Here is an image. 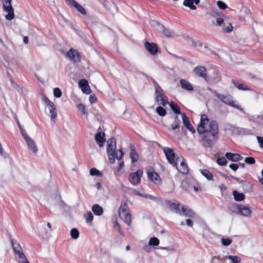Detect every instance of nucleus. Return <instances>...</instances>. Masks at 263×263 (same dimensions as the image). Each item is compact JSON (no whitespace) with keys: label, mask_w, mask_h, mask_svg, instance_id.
Returning a JSON list of instances; mask_svg holds the SVG:
<instances>
[{"label":"nucleus","mask_w":263,"mask_h":263,"mask_svg":"<svg viewBox=\"0 0 263 263\" xmlns=\"http://www.w3.org/2000/svg\"><path fill=\"white\" fill-rule=\"evenodd\" d=\"M245 162L249 164H253L255 163V160L253 157H246Z\"/></svg>","instance_id":"nucleus-49"},{"label":"nucleus","mask_w":263,"mask_h":263,"mask_svg":"<svg viewBox=\"0 0 263 263\" xmlns=\"http://www.w3.org/2000/svg\"><path fill=\"white\" fill-rule=\"evenodd\" d=\"M236 207L238 210V214L246 217H249L251 216L252 212L249 206L239 205Z\"/></svg>","instance_id":"nucleus-15"},{"label":"nucleus","mask_w":263,"mask_h":263,"mask_svg":"<svg viewBox=\"0 0 263 263\" xmlns=\"http://www.w3.org/2000/svg\"><path fill=\"white\" fill-rule=\"evenodd\" d=\"M233 28V27L231 23H225L223 27V30L224 32L229 33L232 31Z\"/></svg>","instance_id":"nucleus-36"},{"label":"nucleus","mask_w":263,"mask_h":263,"mask_svg":"<svg viewBox=\"0 0 263 263\" xmlns=\"http://www.w3.org/2000/svg\"><path fill=\"white\" fill-rule=\"evenodd\" d=\"M114 228L121 235H122V232L121 230V228H120V227L119 224V223L116 221L115 223V224H114Z\"/></svg>","instance_id":"nucleus-51"},{"label":"nucleus","mask_w":263,"mask_h":263,"mask_svg":"<svg viewBox=\"0 0 263 263\" xmlns=\"http://www.w3.org/2000/svg\"><path fill=\"white\" fill-rule=\"evenodd\" d=\"M97 99L94 95H90L89 98V101L90 103H93L96 102Z\"/></svg>","instance_id":"nucleus-54"},{"label":"nucleus","mask_w":263,"mask_h":263,"mask_svg":"<svg viewBox=\"0 0 263 263\" xmlns=\"http://www.w3.org/2000/svg\"><path fill=\"white\" fill-rule=\"evenodd\" d=\"M119 217L128 226L132 221V216L129 213V209L126 202L122 203L119 210Z\"/></svg>","instance_id":"nucleus-4"},{"label":"nucleus","mask_w":263,"mask_h":263,"mask_svg":"<svg viewBox=\"0 0 263 263\" xmlns=\"http://www.w3.org/2000/svg\"><path fill=\"white\" fill-rule=\"evenodd\" d=\"M217 162L219 165L224 166L227 163V160L224 157H222L221 158H219L217 159Z\"/></svg>","instance_id":"nucleus-46"},{"label":"nucleus","mask_w":263,"mask_h":263,"mask_svg":"<svg viewBox=\"0 0 263 263\" xmlns=\"http://www.w3.org/2000/svg\"><path fill=\"white\" fill-rule=\"evenodd\" d=\"M79 110L84 115H87V112L86 110L85 106L83 104H79L78 105Z\"/></svg>","instance_id":"nucleus-45"},{"label":"nucleus","mask_w":263,"mask_h":263,"mask_svg":"<svg viewBox=\"0 0 263 263\" xmlns=\"http://www.w3.org/2000/svg\"><path fill=\"white\" fill-rule=\"evenodd\" d=\"M232 83L234 84V85L239 90H250V89L245 84L240 83L238 81H236L234 80L232 81Z\"/></svg>","instance_id":"nucleus-28"},{"label":"nucleus","mask_w":263,"mask_h":263,"mask_svg":"<svg viewBox=\"0 0 263 263\" xmlns=\"http://www.w3.org/2000/svg\"><path fill=\"white\" fill-rule=\"evenodd\" d=\"M12 0H3V9L7 12L8 14L5 15L7 20L11 21L14 17L13 8L12 6L11 2Z\"/></svg>","instance_id":"nucleus-7"},{"label":"nucleus","mask_w":263,"mask_h":263,"mask_svg":"<svg viewBox=\"0 0 263 263\" xmlns=\"http://www.w3.org/2000/svg\"><path fill=\"white\" fill-rule=\"evenodd\" d=\"M239 204H234L232 205V211L233 212H235V213L238 214V210L236 209V206H238Z\"/></svg>","instance_id":"nucleus-60"},{"label":"nucleus","mask_w":263,"mask_h":263,"mask_svg":"<svg viewBox=\"0 0 263 263\" xmlns=\"http://www.w3.org/2000/svg\"><path fill=\"white\" fill-rule=\"evenodd\" d=\"M18 263H29V261H28V260L27 259V258H25L23 260H20L18 262Z\"/></svg>","instance_id":"nucleus-62"},{"label":"nucleus","mask_w":263,"mask_h":263,"mask_svg":"<svg viewBox=\"0 0 263 263\" xmlns=\"http://www.w3.org/2000/svg\"><path fill=\"white\" fill-rule=\"evenodd\" d=\"M170 106L175 114H181V112L180 110V108L177 104L174 103L173 102H171L170 104Z\"/></svg>","instance_id":"nucleus-35"},{"label":"nucleus","mask_w":263,"mask_h":263,"mask_svg":"<svg viewBox=\"0 0 263 263\" xmlns=\"http://www.w3.org/2000/svg\"><path fill=\"white\" fill-rule=\"evenodd\" d=\"M233 195L234 199L237 201H241L245 199V195L241 193H239L237 191H234L233 192Z\"/></svg>","instance_id":"nucleus-30"},{"label":"nucleus","mask_w":263,"mask_h":263,"mask_svg":"<svg viewBox=\"0 0 263 263\" xmlns=\"http://www.w3.org/2000/svg\"><path fill=\"white\" fill-rule=\"evenodd\" d=\"M43 100L46 106L49 108L50 117L52 120H54L57 117V110L54 104L46 96L43 97Z\"/></svg>","instance_id":"nucleus-8"},{"label":"nucleus","mask_w":263,"mask_h":263,"mask_svg":"<svg viewBox=\"0 0 263 263\" xmlns=\"http://www.w3.org/2000/svg\"><path fill=\"white\" fill-rule=\"evenodd\" d=\"M66 56L74 63H77L80 61L79 53L77 50H73L72 48L66 52Z\"/></svg>","instance_id":"nucleus-13"},{"label":"nucleus","mask_w":263,"mask_h":263,"mask_svg":"<svg viewBox=\"0 0 263 263\" xmlns=\"http://www.w3.org/2000/svg\"><path fill=\"white\" fill-rule=\"evenodd\" d=\"M222 257L225 258L226 261L227 259L231 260L233 263H239L241 261L239 257L235 255H227Z\"/></svg>","instance_id":"nucleus-31"},{"label":"nucleus","mask_w":263,"mask_h":263,"mask_svg":"<svg viewBox=\"0 0 263 263\" xmlns=\"http://www.w3.org/2000/svg\"><path fill=\"white\" fill-rule=\"evenodd\" d=\"M257 139L260 147H263V137L258 136Z\"/></svg>","instance_id":"nucleus-55"},{"label":"nucleus","mask_w":263,"mask_h":263,"mask_svg":"<svg viewBox=\"0 0 263 263\" xmlns=\"http://www.w3.org/2000/svg\"><path fill=\"white\" fill-rule=\"evenodd\" d=\"M20 132L21 133V134H22L23 138L25 140V141H26L28 139H30V138L26 134V132L25 130H24L23 129L22 130H20Z\"/></svg>","instance_id":"nucleus-50"},{"label":"nucleus","mask_w":263,"mask_h":263,"mask_svg":"<svg viewBox=\"0 0 263 263\" xmlns=\"http://www.w3.org/2000/svg\"><path fill=\"white\" fill-rule=\"evenodd\" d=\"M217 5L220 9L222 10H224L228 7L223 2L220 1H217Z\"/></svg>","instance_id":"nucleus-48"},{"label":"nucleus","mask_w":263,"mask_h":263,"mask_svg":"<svg viewBox=\"0 0 263 263\" xmlns=\"http://www.w3.org/2000/svg\"><path fill=\"white\" fill-rule=\"evenodd\" d=\"M212 263H227L225 260V258H223L220 256H215L212 258Z\"/></svg>","instance_id":"nucleus-34"},{"label":"nucleus","mask_w":263,"mask_h":263,"mask_svg":"<svg viewBox=\"0 0 263 263\" xmlns=\"http://www.w3.org/2000/svg\"><path fill=\"white\" fill-rule=\"evenodd\" d=\"M219 188L220 189L221 191H222L223 189L226 190V188L225 187V186L223 184H222L219 186Z\"/></svg>","instance_id":"nucleus-64"},{"label":"nucleus","mask_w":263,"mask_h":263,"mask_svg":"<svg viewBox=\"0 0 263 263\" xmlns=\"http://www.w3.org/2000/svg\"><path fill=\"white\" fill-rule=\"evenodd\" d=\"M162 90H159L155 92L156 95V101L160 105L165 106L168 104L167 97L161 92Z\"/></svg>","instance_id":"nucleus-12"},{"label":"nucleus","mask_w":263,"mask_h":263,"mask_svg":"<svg viewBox=\"0 0 263 263\" xmlns=\"http://www.w3.org/2000/svg\"><path fill=\"white\" fill-rule=\"evenodd\" d=\"M176 165L175 166L177 170L183 174H186L189 172L188 166L185 161V159L182 156L177 157L176 158Z\"/></svg>","instance_id":"nucleus-6"},{"label":"nucleus","mask_w":263,"mask_h":263,"mask_svg":"<svg viewBox=\"0 0 263 263\" xmlns=\"http://www.w3.org/2000/svg\"><path fill=\"white\" fill-rule=\"evenodd\" d=\"M107 154L109 161L110 163L115 162V152L116 149V140L115 138L111 137L107 141Z\"/></svg>","instance_id":"nucleus-3"},{"label":"nucleus","mask_w":263,"mask_h":263,"mask_svg":"<svg viewBox=\"0 0 263 263\" xmlns=\"http://www.w3.org/2000/svg\"><path fill=\"white\" fill-rule=\"evenodd\" d=\"M225 156L228 160L233 162H237L243 159V157L239 154L227 153Z\"/></svg>","instance_id":"nucleus-22"},{"label":"nucleus","mask_w":263,"mask_h":263,"mask_svg":"<svg viewBox=\"0 0 263 263\" xmlns=\"http://www.w3.org/2000/svg\"><path fill=\"white\" fill-rule=\"evenodd\" d=\"M143 175V171L138 170L136 172L130 173L129 178V182L133 185H137L140 183L141 178Z\"/></svg>","instance_id":"nucleus-10"},{"label":"nucleus","mask_w":263,"mask_h":263,"mask_svg":"<svg viewBox=\"0 0 263 263\" xmlns=\"http://www.w3.org/2000/svg\"><path fill=\"white\" fill-rule=\"evenodd\" d=\"M70 235L73 239H76L79 236V232L77 229L73 228L70 231Z\"/></svg>","instance_id":"nucleus-40"},{"label":"nucleus","mask_w":263,"mask_h":263,"mask_svg":"<svg viewBox=\"0 0 263 263\" xmlns=\"http://www.w3.org/2000/svg\"><path fill=\"white\" fill-rule=\"evenodd\" d=\"M183 5L186 7H189L192 10H195L196 9V6L194 5L192 0H184Z\"/></svg>","instance_id":"nucleus-38"},{"label":"nucleus","mask_w":263,"mask_h":263,"mask_svg":"<svg viewBox=\"0 0 263 263\" xmlns=\"http://www.w3.org/2000/svg\"><path fill=\"white\" fill-rule=\"evenodd\" d=\"M163 152L165 155L167 161L172 165H176L175 155L173 149L168 147H164Z\"/></svg>","instance_id":"nucleus-11"},{"label":"nucleus","mask_w":263,"mask_h":263,"mask_svg":"<svg viewBox=\"0 0 263 263\" xmlns=\"http://www.w3.org/2000/svg\"><path fill=\"white\" fill-rule=\"evenodd\" d=\"M180 120L178 119L177 116H176L173 123L171 125V129L173 130L178 129L180 127Z\"/></svg>","instance_id":"nucleus-33"},{"label":"nucleus","mask_w":263,"mask_h":263,"mask_svg":"<svg viewBox=\"0 0 263 263\" xmlns=\"http://www.w3.org/2000/svg\"><path fill=\"white\" fill-rule=\"evenodd\" d=\"M166 205L170 210L175 213L181 215L180 204L175 200H166Z\"/></svg>","instance_id":"nucleus-9"},{"label":"nucleus","mask_w":263,"mask_h":263,"mask_svg":"<svg viewBox=\"0 0 263 263\" xmlns=\"http://www.w3.org/2000/svg\"><path fill=\"white\" fill-rule=\"evenodd\" d=\"M161 31L163 32L164 34L167 37H172L174 35V33L168 29L165 28L162 25L160 24L158 22H156Z\"/></svg>","instance_id":"nucleus-26"},{"label":"nucleus","mask_w":263,"mask_h":263,"mask_svg":"<svg viewBox=\"0 0 263 263\" xmlns=\"http://www.w3.org/2000/svg\"><path fill=\"white\" fill-rule=\"evenodd\" d=\"M123 156V153L122 150L120 149L118 152H115V158H116L118 160L122 159Z\"/></svg>","instance_id":"nucleus-47"},{"label":"nucleus","mask_w":263,"mask_h":263,"mask_svg":"<svg viewBox=\"0 0 263 263\" xmlns=\"http://www.w3.org/2000/svg\"><path fill=\"white\" fill-rule=\"evenodd\" d=\"M12 247L15 253V258L17 262L26 258V256L23 252L20 243L14 239L10 237Z\"/></svg>","instance_id":"nucleus-2"},{"label":"nucleus","mask_w":263,"mask_h":263,"mask_svg":"<svg viewBox=\"0 0 263 263\" xmlns=\"http://www.w3.org/2000/svg\"><path fill=\"white\" fill-rule=\"evenodd\" d=\"M90 174L92 176H99L101 175L100 172L96 168H92L90 170Z\"/></svg>","instance_id":"nucleus-42"},{"label":"nucleus","mask_w":263,"mask_h":263,"mask_svg":"<svg viewBox=\"0 0 263 263\" xmlns=\"http://www.w3.org/2000/svg\"><path fill=\"white\" fill-rule=\"evenodd\" d=\"M23 41L25 44H27L28 43V36H26L24 37Z\"/></svg>","instance_id":"nucleus-63"},{"label":"nucleus","mask_w":263,"mask_h":263,"mask_svg":"<svg viewBox=\"0 0 263 263\" xmlns=\"http://www.w3.org/2000/svg\"><path fill=\"white\" fill-rule=\"evenodd\" d=\"M209 122L207 116L203 114L197 130L201 138L200 142L204 147H210L218 139V125L216 121L212 120Z\"/></svg>","instance_id":"nucleus-1"},{"label":"nucleus","mask_w":263,"mask_h":263,"mask_svg":"<svg viewBox=\"0 0 263 263\" xmlns=\"http://www.w3.org/2000/svg\"><path fill=\"white\" fill-rule=\"evenodd\" d=\"M193 45L195 47H196V46H199V47H201L202 46V44L199 42H198L197 43V42H193Z\"/></svg>","instance_id":"nucleus-61"},{"label":"nucleus","mask_w":263,"mask_h":263,"mask_svg":"<svg viewBox=\"0 0 263 263\" xmlns=\"http://www.w3.org/2000/svg\"><path fill=\"white\" fill-rule=\"evenodd\" d=\"M181 215H184L186 217L190 218H194L196 216V214L188 206L185 205H182L181 206Z\"/></svg>","instance_id":"nucleus-20"},{"label":"nucleus","mask_w":263,"mask_h":263,"mask_svg":"<svg viewBox=\"0 0 263 263\" xmlns=\"http://www.w3.org/2000/svg\"><path fill=\"white\" fill-rule=\"evenodd\" d=\"M232 241V239H230L229 238H222L221 239V243L223 246H225L230 245Z\"/></svg>","instance_id":"nucleus-43"},{"label":"nucleus","mask_w":263,"mask_h":263,"mask_svg":"<svg viewBox=\"0 0 263 263\" xmlns=\"http://www.w3.org/2000/svg\"><path fill=\"white\" fill-rule=\"evenodd\" d=\"M84 217L87 223L91 222L93 218L92 214L90 211L87 212L84 215Z\"/></svg>","instance_id":"nucleus-41"},{"label":"nucleus","mask_w":263,"mask_h":263,"mask_svg":"<svg viewBox=\"0 0 263 263\" xmlns=\"http://www.w3.org/2000/svg\"><path fill=\"white\" fill-rule=\"evenodd\" d=\"M144 46L148 52L153 55H156L158 52V47L155 43L146 42L144 44Z\"/></svg>","instance_id":"nucleus-16"},{"label":"nucleus","mask_w":263,"mask_h":263,"mask_svg":"<svg viewBox=\"0 0 263 263\" xmlns=\"http://www.w3.org/2000/svg\"><path fill=\"white\" fill-rule=\"evenodd\" d=\"M124 163L123 161H121L119 163L118 166L117 167L118 171H120L121 169L124 166Z\"/></svg>","instance_id":"nucleus-59"},{"label":"nucleus","mask_w":263,"mask_h":263,"mask_svg":"<svg viewBox=\"0 0 263 263\" xmlns=\"http://www.w3.org/2000/svg\"><path fill=\"white\" fill-rule=\"evenodd\" d=\"M26 142L27 144L29 149L31 151L34 155L36 154L38 151V149L34 141L30 138Z\"/></svg>","instance_id":"nucleus-24"},{"label":"nucleus","mask_w":263,"mask_h":263,"mask_svg":"<svg viewBox=\"0 0 263 263\" xmlns=\"http://www.w3.org/2000/svg\"><path fill=\"white\" fill-rule=\"evenodd\" d=\"M147 177L149 179L153 182L160 180V176L158 173L150 168L147 172Z\"/></svg>","instance_id":"nucleus-23"},{"label":"nucleus","mask_w":263,"mask_h":263,"mask_svg":"<svg viewBox=\"0 0 263 263\" xmlns=\"http://www.w3.org/2000/svg\"><path fill=\"white\" fill-rule=\"evenodd\" d=\"M130 157L132 159V163H133L135 162H137L138 160V155L136 152L135 149L133 147H131L130 152Z\"/></svg>","instance_id":"nucleus-29"},{"label":"nucleus","mask_w":263,"mask_h":263,"mask_svg":"<svg viewBox=\"0 0 263 263\" xmlns=\"http://www.w3.org/2000/svg\"><path fill=\"white\" fill-rule=\"evenodd\" d=\"M230 177L232 179L237 181V182H238L239 183H242V182H243V180L242 179H241L240 178H237L236 177H235V176H233L232 175H230Z\"/></svg>","instance_id":"nucleus-56"},{"label":"nucleus","mask_w":263,"mask_h":263,"mask_svg":"<svg viewBox=\"0 0 263 263\" xmlns=\"http://www.w3.org/2000/svg\"><path fill=\"white\" fill-rule=\"evenodd\" d=\"M181 114L182 119V122L184 126L192 133L194 134L195 133V129L191 125L189 118L186 116L185 113H181Z\"/></svg>","instance_id":"nucleus-18"},{"label":"nucleus","mask_w":263,"mask_h":263,"mask_svg":"<svg viewBox=\"0 0 263 263\" xmlns=\"http://www.w3.org/2000/svg\"><path fill=\"white\" fill-rule=\"evenodd\" d=\"M69 5L73 6L76 9L83 15H85L86 12L83 6L80 5L74 0H65Z\"/></svg>","instance_id":"nucleus-17"},{"label":"nucleus","mask_w":263,"mask_h":263,"mask_svg":"<svg viewBox=\"0 0 263 263\" xmlns=\"http://www.w3.org/2000/svg\"><path fill=\"white\" fill-rule=\"evenodd\" d=\"M92 211L95 215L100 216L103 214V208L98 204H94L91 208Z\"/></svg>","instance_id":"nucleus-27"},{"label":"nucleus","mask_w":263,"mask_h":263,"mask_svg":"<svg viewBox=\"0 0 263 263\" xmlns=\"http://www.w3.org/2000/svg\"><path fill=\"white\" fill-rule=\"evenodd\" d=\"M194 71L197 76L199 77H202L206 79V69L205 67L202 66H197L195 67Z\"/></svg>","instance_id":"nucleus-19"},{"label":"nucleus","mask_w":263,"mask_h":263,"mask_svg":"<svg viewBox=\"0 0 263 263\" xmlns=\"http://www.w3.org/2000/svg\"><path fill=\"white\" fill-rule=\"evenodd\" d=\"M53 95L56 98H60L62 96V93L61 89L57 87L53 89Z\"/></svg>","instance_id":"nucleus-44"},{"label":"nucleus","mask_w":263,"mask_h":263,"mask_svg":"<svg viewBox=\"0 0 263 263\" xmlns=\"http://www.w3.org/2000/svg\"><path fill=\"white\" fill-rule=\"evenodd\" d=\"M159 244V240L155 237H152L148 241V245L151 246H157Z\"/></svg>","instance_id":"nucleus-37"},{"label":"nucleus","mask_w":263,"mask_h":263,"mask_svg":"<svg viewBox=\"0 0 263 263\" xmlns=\"http://www.w3.org/2000/svg\"><path fill=\"white\" fill-rule=\"evenodd\" d=\"M229 167L234 171H236L238 168L239 165L238 164L232 163L229 165Z\"/></svg>","instance_id":"nucleus-53"},{"label":"nucleus","mask_w":263,"mask_h":263,"mask_svg":"<svg viewBox=\"0 0 263 263\" xmlns=\"http://www.w3.org/2000/svg\"><path fill=\"white\" fill-rule=\"evenodd\" d=\"M152 82H153V83L155 84V92L156 91V90H162L161 88L160 87L159 85L157 83V82L153 79H152Z\"/></svg>","instance_id":"nucleus-52"},{"label":"nucleus","mask_w":263,"mask_h":263,"mask_svg":"<svg viewBox=\"0 0 263 263\" xmlns=\"http://www.w3.org/2000/svg\"><path fill=\"white\" fill-rule=\"evenodd\" d=\"M200 172L203 176H204L208 180H212L213 179V176L212 173L208 170H200Z\"/></svg>","instance_id":"nucleus-32"},{"label":"nucleus","mask_w":263,"mask_h":263,"mask_svg":"<svg viewBox=\"0 0 263 263\" xmlns=\"http://www.w3.org/2000/svg\"><path fill=\"white\" fill-rule=\"evenodd\" d=\"M156 112L161 117L165 116L166 113V110L160 106H158L156 108Z\"/></svg>","instance_id":"nucleus-39"},{"label":"nucleus","mask_w":263,"mask_h":263,"mask_svg":"<svg viewBox=\"0 0 263 263\" xmlns=\"http://www.w3.org/2000/svg\"><path fill=\"white\" fill-rule=\"evenodd\" d=\"M223 19L222 18H217L216 19L217 24L220 26L223 23Z\"/></svg>","instance_id":"nucleus-58"},{"label":"nucleus","mask_w":263,"mask_h":263,"mask_svg":"<svg viewBox=\"0 0 263 263\" xmlns=\"http://www.w3.org/2000/svg\"><path fill=\"white\" fill-rule=\"evenodd\" d=\"M95 139L96 143L100 147H102L103 146L105 142V133L101 132L100 127L98 129L97 133L95 136Z\"/></svg>","instance_id":"nucleus-14"},{"label":"nucleus","mask_w":263,"mask_h":263,"mask_svg":"<svg viewBox=\"0 0 263 263\" xmlns=\"http://www.w3.org/2000/svg\"><path fill=\"white\" fill-rule=\"evenodd\" d=\"M186 223L190 227H193V221L190 219H186Z\"/></svg>","instance_id":"nucleus-57"},{"label":"nucleus","mask_w":263,"mask_h":263,"mask_svg":"<svg viewBox=\"0 0 263 263\" xmlns=\"http://www.w3.org/2000/svg\"><path fill=\"white\" fill-rule=\"evenodd\" d=\"M180 84L181 88L187 91H192L193 90V87L191 84L185 79H181L180 80Z\"/></svg>","instance_id":"nucleus-25"},{"label":"nucleus","mask_w":263,"mask_h":263,"mask_svg":"<svg viewBox=\"0 0 263 263\" xmlns=\"http://www.w3.org/2000/svg\"><path fill=\"white\" fill-rule=\"evenodd\" d=\"M79 85L84 93L86 94L90 93L91 90L87 80L85 79L80 80L79 82Z\"/></svg>","instance_id":"nucleus-21"},{"label":"nucleus","mask_w":263,"mask_h":263,"mask_svg":"<svg viewBox=\"0 0 263 263\" xmlns=\"http://www.w3.org/2000/svg\"><path fill=\"white\" fill-rule=\"evenodd\" d=\"M215 96L219 99L224 103L242 111L243 109L238 105H236L233 100V98L230 95H224L217 92H215Z\"/></svg>","instance_id":"nucleus-5"}]
</instances>
